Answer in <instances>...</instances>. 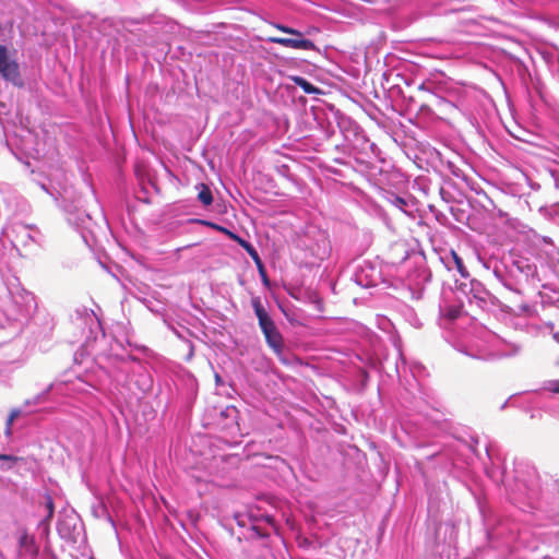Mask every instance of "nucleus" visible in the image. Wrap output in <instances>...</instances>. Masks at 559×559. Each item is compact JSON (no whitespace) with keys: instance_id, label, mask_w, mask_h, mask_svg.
<instances>
[{"instance_id":"obj_1","label":"nucleus","mask_w":559,"mask_h":559,"mask_svg":"<svg viewBox=\"0 0 559 559\" xmlns=\"http://www.w3.org/2000/svg\"><path fill=\"white\" fill-rule=\"evenodd\" d=\"M484 447L490 461L485 467L486 475L503 487L511 504L532 516L535 526L499 519L487 530L488 539L500 542L511 552H540V558L547 559L549 554L544 548L559 549V478L540 475L525 459H515L510 469L501 455L491 454L488 442Z\"/></svg>"},{"instance_id":"obj_2","label":"nucleus","mask_w":559,"mask_h":559,"mask_svg":"<svg viewBox=\"0 0 559 559\" xmlns=\"http://www.w3.org/2000/svg\"><path fill=\"white\" fill-rule=\"evenodd\" d=\"M0 329L8 330L11 336L25 331L35 343L49 340L55 329L53 318L46 311H38L35 296L11 273L1 245Z\"/></svg>"},{"instance_id":"obj_3","label":"nucleus","mask_w":559,"mask_h":559,"mask_svg":"<svg viewBox=\"0 0 559 559\" xmlns=\"http://www.w3.org/2000/svg\"><path fill=\"white\" fill-rule=\"evenodd\" d=\"M71 321L82 329L85 337L84 348L90 354L106 355L115 368L114 380L124 386L134 397H144L153 388L151 373L142 366L131 367V362H139V358L128 353L118 340H114L108 352L105 349L107 335L96 313L86 307H79L71 314Z\"/></svg>"},{"instance_id":"obj_4","label":"nucleus","mask_w":559,"mask_h":559,"mask_svg":"<svg viewBox=\"0 0 559 559\" xmlns=\"http://www.w3.org/2000/svg\"><path fill=\"white\" fill-rule=\"evenodd\" d=\"M481 262L506 290V312L526 313L531 309L525 299L528 290L548 286L547 275L540 274L535 259L531 257L511 251L500 260L489 258Z\"/></svg>"},{"instance_id":"obj_5","label":"nucleus","mask_w":559,"mask_h":559,"mask_svg":"<svg viewBox=\"0 0 559 559\" xmlns=\"http://www.w3.org/2000/svg\"><path fill=\"white\" fill-rule=\"evenodd\" d=\"M462 352L475 359L493 361L520 355L522 345L509 342L490 331H481L480 338L464 346Z\"/></svg>"},{"instance_id":"obj_6","label":"nucleus","mask_w":559,"mask_h":559,"mask_svg":"<svg viewBox=\"0 0 559 559\" xmlns=\"http://www.w3.org/2000/svg\"><path fill=\"white\" fill-rule=\"evenodd\" d=\"M441 86L432 79L421 81L417 85V96H403L407 100V111L415 114L417 118L431 119L433 116V107H453L440 95Z\"/></svg>"},{"instance_id":"obj_7","label":"nucleus","mask_w":559,"mask_h":559,"mask_svg":"<svg viewBox=\"0 0 559 559\" xmlns=\"http://www.w3.org/2000/svg\"><path fill=\"white\" fill-rule=\"evenodd\" d=\"M234 520L237 525L242 528L238 540L241 539H267L271 534L267 527L276 530L275 518L259 509H249L247 513H235Z\"/></svg>"},{"instance_id":"obj_8","label":"nucleus","mask_w":559,"mask_h":559,"mask_svg":"<svg viewBox=\"0 0 559 559\" xmlns=\"http://www.w3.org/2000/svg\"><path fill=\"white\" fill-rule=\"evenodd\" d=\"M455 294L462 295L471 306H476L483 311H492L496 307L506 311L507 301H500L483 283L472 276L466 281L456 280Z\"/></svg>"},{"instance_id":"obj_9","label":"nucleus","mask_w":559,"mask_h":559,"mask_svg":"<svg viewBox=\"0 0 559 559\" xmlns=\"http://www.w3.org/2000/svg\"><path fill=\"white\" fill-rule=\"evenodd\" d=\"M57 532L62 540L76 550L86 546L87 537L84 524L74 510H63L59 513Z\"/></svg>"},{"instance_id":"obj_10","label":"nucleus","mask_w":559,"mask_h":559,"mask_svg":"<svg viewBox=\"0 0 559 559\" xmlns=\"http://www.w3.org/2000/svg\"><path fill=\"white\" fill-rule=\"evenodd\" d=\"M251 307L253 312L258 319L259 328L264 335L265 343L273 350V353L284 361L281 356L284 353V338L278 328L276 326L274 320L269 314L265 309L262 300L259 296H254L251 298Z\"/></svg>"},{"instance_id":"obj_11","label":"nucleus","mask_w":559,"mask_h":559,"mask_svg":"<svg viewBox=\"0 0 559 559\" xmlns=\"http://www.w3.org/2000/svg\"><path fill=\"white\" fill-rule=\"evenodd\" d=\"M334 148L342 151L344 155L354 156L355 160L360 164H368L365 156L379 157L381 153L380 148L367 138L361 128L345 142L335 143Z\"/></svg>"},{"instance_id":"obj_12","label":"nucleus","mask_w":559,"mask_h":559,"mask_svg":"<svg viewBox=\"0 0 559 559\" xmlns=\"http://www.w3.org/2000/svg\"><path fill=\"white\" fill-rule=\"evenodd\" d=\"M62 210L68 223L78 229L82 237L85 238L84 230L90 229L92 225V217L83 209L81 199L69 200L68 198H64L62 201Z\"/></svg>"},{"instance_id":"obj_13","label":"nucleus","mask_w":559,"mask_h":559,"mask_svg":"<svg viewBox=\"0 0 559 559\" xmlns=\"http://www.w3.org/2000/svg\"><path fill=\"white\" fill-rule=\"evenodd\" d=\"M354 281L364 288L376 287L383 283L381 266L378 262L364 260L354 273Z\"/></svg>"},{"instance_id":"obj_14","label":"nucleus","mask_w":559,"mask_h":559,"mask_svg":"<svg viewBox=\"0 0 559 559\" xmlns=\"http://www.w3.org/2000/svg\"><path fill=\"white\" fill-rule=\"evenodd\" d=\"M0 74L14 86L22 87L24 85L17 62L10 60L8 49L3 45H0Z\"/></svg>"},{"instance_id":"obj_15","label":"nucleus","mask_w":559,"mask_h":559,"mask_svg":"<svg viewBox=\"0 0 559 559\" xmlns=\"http://www.w3.org/2000/svg\"><path fill=\"white\" fill-rule=\"evenodd\" d=\"M17 556L36 558L39 554V545L34 534L29 533L25 526H19L15 532Z\"/></svg>"},{"instance_id":"obj_16","label":"nucleus","mask_w":559,"mask_h":559,"mask_svg":"<svg viewBox=\"0 0 559 559\" xmlns=\"http://www.w3.org/2000/svg\"><path fill=\"white\" fill-rule=\"evenodd\" d=\"M11 233L14 236V246L28 247L33 243H39L41 234L38 228L23 223H14L11 227Z\"/></svg>"},{"instance_id":"obj_17","label":"nucleus","mask_w":559,"mask_h":559,"mask_svg":"<svg viewBox=\"0 0 559 559\" xmlns=\"http://www.w3.org/2000/svg\"><path fill=\"white\" fill-rule=\"evenodd\" d=\"M440 261L449 272L453 273L455 282L456 280L466 281L471 277L463 259L454 250H450L440 255Z\"/></svg>"},{"instance_id":"obj_18","label":"nucleus","mask_w":559,"mask_h":559,"mask_svg":"<svg viewBox=\"0 0 559 559\" xmlns=\"http://www.w3.org/2000/svg\"><path fill=\"white\" fill-rule=\"evenodd\" d=\"M429 159L431 167L441 174L447 173L455 178L462 179L465 177L464 171L454 162L445 159L444 156L436 148L430 150Z\"/></svg>"},{"instance_id":"obj_19","label":"nucleus","mask_w":559,"mask_h":559,"mask_svg":"<svg viewBox=\"0 0 559 559\" xmlns=\"http://www.w3.org/2000/svg\"><path fill=\"white\" fill-rule=\"evenodd\" d=\"M384 198L391 205H393L395 209L400 210L407 216L413 217L414 214L417 212L416 201L409 194L400 195L393 191H385Z\"/></svg>"},{"instance_id":"obj_20","label":"nucleus","mask_w":559,"mask_h":559,"mask_svg":"<svg viewBox=\"0 0 559 559\" xmlns=\"http://www.w3.org/2000/svg\"><path fill=\"white\" fill-rule=\"evenodd\" d=\"M266 43L277 44L296 50H314L316 44L308 38H292V37H277L269 36L261 38Z\"/></svg>"},{"instance_id":"obj_21","label":"nucleus","mask_w":559,"mask_h":559,"mask_svg":"<svg viewBox=\"0 0 559 559\" xmlns=\"http://www.w3.org/2000/svg\"><path fill=\"white\" fill-rule=\"evenodd\" d=\"M439 312L441 319L452 322L463 314V301L444 297L439 305Z\"/></svg>"},{"instance_id":"obj_22","label":"nucleus","mask_w":559,"mask_h":559,"mask_svg":"<svg viewBox=\"0 0 559 559\" xmlns=\"http://www.w3.org/2000/svg\"><path fill=\"white\" fill-rule=\"evenodd\" d=\"M544 273L547 275L548 284L552 277L559 280V251L551 250L545 253L540 264V274Z\"/></svg>"},{"instance_id":"obj_23","label":"nucleus","mask_w":559,"mask_h":559,"mask_svg":"<svg viewBox=\"0 0 559 559\" xmlns=\"http://www.w3.org/2000/svg\"><path fill=\"white\" fill-rule=\"evenodd\" d=\"M334 121L343 136V142H345L360 129V127L352 118L341 114L340 111L334 114Z\"/></svg>"},{"instance_id":"obj_24","label":"nucleus","mask_w":559,"mask_h":559,"mask_svg":"<svg viewBox=\"0 0 559 559\" xmlns=\"http://www.w3.org/2000/svg\"><path fill=\"white\" fill-rule=\"evenodd\" d=\"M431 271L426 265L425 261H420L412 271L408 273L409 284L421 287L431 281Z\"/></svg>"},{"instance_id":"obj_25","label":"nucleus","mask_w":559,"mask_h":559,"mask_svg":"<svg viewBox=\"0 0 559 559\" xmlns=\"http://www.w3.org/2000/svg\"><path fill=\"white\" fill-rule=\"evenodd\" d=\"M60 383L67 385L68 391L73 393H91L92 390H95V386L91 382L80 376H76L75 380H71L68 376H64V378L60 380Z\"/></svg>"},{"instance_id":"obj_26","label":"nucleus","mask_w":559,"mask_h":559,"mask_svg":"<svg viewBox=\"0 0 559 559\" xmlns=\"http://www.w3.org/2000/svg\"><path fill=\"white\" fill-rule=\"evenodd\" d=\"M311 255L323 260L330 252V242L325 233L318 231L314 246H307Z\"/></svg>"},{"instance_id":"obj_27","label":"nucleus","mask_w":559,"mask_h":559,"mask_svg":"<svg viewBox=\"0 0 559 559\" xmlns=\"http://www.w3.org/2000/svg\"><path fill=\"white\" fill-rule=\"evenodd\" d=\"M229 239L238 243L250 255L257 267L264 264L258 250L250 241L246 240L235 231L234 234L229 235Z\"/></svg>"},{"instance_id":"obj_28","label":"nucleus","mask_w":559,"mask_h":559,"mask_svg":"<svg viewBox=\"0 0 559 559\" xmlns=\"http://www.w3.org/2000/svg\"><path fill=\"white\" fill-rule=\"evenodd\" d=\"M229 239L238 243L250 255L257 267L264 264L258 250L250 241L246 240L235 231L234 234L229 235Z\"/></svg>"},{"instance_id":"obj_29","label":"nucleus","mask_w":559,"mask_h":559,"mask_svg":"<svg viewBox=\"0 0 559 559\" xmlns=\"http://www.w3.org/2000/svg\"><path fill=\"white\" fill-rule=\"evenodd\" d=\"M229 239L238 243L250 255L257 267L264 264L258 250L250 241L246 240L235 231L234 234L229 235Z\"/></svg>"},{"instance_id":"obj_30","label":"nucleus","mask_w":559,"mask_h":559,"mask_svg":"<svg viewBox=\"0 0 559 559\" xmlns=\"http://www.w3.org/2000/svg\"><path fill=\"white\" fill-rule=\"evenodd\" d=\"M229 239L238 243L250 255L257 267L264 264L258 250L250 241L246 240L235 231L234 234L229 235Z\"/></svg>"},{"instance_id":"obj_31","label":"nucleus","mask_w":559,"mask_h":559,"mask_svg":"<svg viewBox=\"0 0 559 559\" xmlns=\"http://www.w3.org/2000/svg\"><path fill=\"white\" fill-rule=\"evenodd\" d=\"M459 447L466 449L472 455L479 456L477 447L479 444V438L475 433H466V436H460L456 438Z\"/></svg>"},{"instance_id":"obj_32","label":"nucleus","mask_w":559,"mask_h":559,"mask_svg":"<svg viewBox=\"0 0 559 559\" xmlns=\"http://www.w3.org/2000/svg\"><path fill=\"white\" fill-rule=\"evenodd\" d=\"M169 329L174 332V334L181 341H183L188 347H189V353H188V356H187V360H190L192 357H193V354H194V345L193 343L188 338V336H191L192 335V332L186 328V326H182V325H179V326H175V325H168Z\"/></svg>"},{"instance_id":"obj_33","label":"nucleus","mask_w":559,"mask_h":559,"mask_svg":"<svg viewBox=\"0 0 559 559\" xmlns=\"http://www.w3.org/2000/svg\"><path fill=\"white\" fill-rule=\"evenodd\" d=\"M92 514L97 519H105L116 530V522L103 499L97 500L92 506Z\"/></svg>"},{"instance_id":"obj_34","label":"nucleus","mask_w":559,"mask_h":559,"mask_svg":"<svg viewBox=\"0 0 559 559\" xmlns=\"http://www.w3.org/2000/svg\"><path fill=\"white\" fill-rule=\"evenodd\" d=\"M292 81L295 83L296 86L300 87L306 94L316 95L322 93L318 86L312 84L308 79L304 76L294 75L292 76Z\"/></svg>"},{"instance_id":"obj_35","label":"nucleus","mask_w":559,"mask_h":559,"mask_svg":"<svg viewBox=\"0 0 559 559\" xmlns=\"http://www.w3.org/2000/svg\"><path fill=\"white\" fill-rule=\"evenodd\" d=\"M191 223H194V224H198V225H202V226H206L209 228H212L218 233H222L224 234L226 237L229 238V235L234 234L233 230H230L229 228L223 226V225H219L215 222H212V221H207V219H204V218H192L190 219Z\"/></svg>"},{"instance_id":"obj_36","label":"nucleus","mask_w":559,"mask_h":559,"mask_svg":"<svg viewBox=\"0 0 559 559\" xmlns=\"http://www.w3.org/2000/svg\"><path fill=\"white\" fill-rule=\"evenodd\" d=\"M40 506H43V508L46 512V515L43 518V523L46 526L47 520H52L53 514H55V502L49 492H47V491L45 492L44 502L40 503Z\"/></svg>"},{"instance_id":"obj_37","label":"nucleus","mask_w":559,"mask_h":559,"mask_svg":"<svg viewBox=\"0 0 559 559\" xmlns=\"http://www.w3.org/2000/svg\"><path fill=\"white\" fill-rule=\"evenodd\" d=\"M197 188L199 189L198 200L205 206L211 205L214 201L211 188L205 183H199Z\"/></svg>"},{"instance_id":"obj_38","label":"nucleus","mask_w":559,"mask_h":559,"mask_svg":"<svg viewBox=\"0 0 559 559\" xmlns=\"http://www.w3.org/2000/svg\"><path fill=\"white\" fill-rule=\"evenodd\" d=\"M24 414V409L23 408H12L7 420H5V429H4V435L7 437H11L12 436V426H13V421L19 418L20 416H22Z\"/></svg>"},{"instance_id":"obj_39","label":"nucleus","mask_w":559,"mask_h":559,"mask_svg":"<svg viewBox=\"0 0 559 559\" xmlns=\"http://www.w3.org/2000/svg\"><path fill=\"white\" fill-rule=\"evenodd\" d=\"M273 26L281 32L290 35L292 38H305L304 33L297 28L290 27L282 23H273Z\"/></svg>"},{"instance_id":"obj_40","label":"nucleus","mask_w":559,"mask_h":559,"mask_svg":"<svg viewBox=\"0 0 559 559\" xmlns=\"http://www.w3.org/2000/svg\"><path fill=\"white\" fill-rule=\"evenodd\" d=\"M44 396H45V393H40V394H37L36 396H34L33 399L25 400L23 403V406L20 407V408L24 409L23 415H26L29 413L27 411L28 407L38 405L43 401Z\"/></svg>"},{"instance_id":"obj_41","label":"nucleus","mask_w":559,"mask_h":559,"mask_svg":"<svg viewBox=\"0 0 559 559\" xmlns=\"http://www.w3.org/2000/svg\"><path fill=\"white\" fill-rule=\"evenodd\" d=\"M542 390L559 394V379L544 381L542 384Z\"/></svg>"},{"instance_id":"obj_42","label":"nucleus","mask_w":559,"mask_h":559,"mask_svg":"<svg viewBox=\"0 0 559 559\" xmlns=\"http://www.w3.org/2000/svg\"><path fill=\"white\" fill-rule=\"evenodd\" d=\"M257 270L259 272V275L261 277V281H262L263 285L266 286V287H270L271 282H270V278L267 276V273H266L264 264L258 266Z\"/></svg>"},{"instance_id":"obj_43","label":"nucleus","mask_w":559,"mask_h":559,"mask_svg":"<svg viewBox=\"0 0 559 559\" xmlns=\"http://www.w3.org/2000/svg\"><path fill=\"white\" fill-rule=\"evenodd\" d=\"M320 126L323 127L322 123H320ZM322 131L324 132V135H325L326 140H330L335 134V130L332 127L331 121L328 122V127L326 128H322Z\"/></svg>"},{"instance_id":"obj_44","label":"nucleus","mask_w":559,"mask_h":559,"mask_svg":"<svg viewBox=\"0 0 559 559\" xmlns=\"http://www.w3.org/2000/svg\"><path fill=\"white\" fill-rule=\"evenodd\" d=\"M559 204H554L550 209L548 207H540V212L547 214V215H557L558 214Z\"/></svg>"},{"instance_id":"obj_45","label":"nucleus","mask_w":559,"mask_h":559,"mask_svg":"<svg viewBox=\"0 0 559 559\" xmlns=\"http://www.w3.org/2000/svg\"><path fill=\"white\" fill-rule=\"evenodd\" d=\"M126 343L127 345L131 348V349H135L138 352H141V353H146L147 352V347L144 346V345H138V344H134L132 343L130 340H126Z\"/></svg>"},{"instance_id":"obj_46","label":"nucleus","mask_w":559,"mask_h":559,"mask_svg":"<svg viewBox=\"0 0 559 559\" xmlns=\"http://www.w3.org/2000/svg\"><path fill=\"white\" fill-rule=\"evenodd\" d=\"M50 521L51 520H47V524L46 526L44 525L43 523V519L39 521L38 523V530L40 531V534L41 535H48L49 534V531H50Z\"/></svg>"},{"instance_id":"obj_47","label":"nucleus","mask_w":559,"mask_h":559,"mask_svg":"<svg viewBox=\"0 0 559 559\" xmlns=\"http://www.w3.org/2000/svg\"><path fill=\"white\" fill-rule=\"evenodd\" d=\"M325 170L329 174H332V175H335V176H340V177H344L343 173L340 169H337V168H335L333 166H326Z\"/></svg>"},{"instance_id":"obj_48","label":"nucleus","mask_w":559,"mask_h":559,"mask_svg":"<svg viewBox=\"0 0 559 559\" xmlns=\"http://www.w3.org/2000/svg\"><path fill=\"white\" fill-rule=\"evenodd\" d=\"M0 460L1 461H7V462H12V463H15L19 459L14 455H11V454H0Z\"/></svg>"},{"instance_id":"obj_49","label":"nucleus","mask_w":559,"mask_h":559,"mask_svg":"<svg viewBox=\"0 0 559 559\" xmlns=\"http://www.w3.org/2000/svg\"><path fill=\"white\" fill-rule=\"evenodd\" d=\"M230 413H237V409L235 407H227L224 412H222V415L229 416Z\"/></svg>"},{"instance_id":"obj_50","label":"nucleus","mask_w":559,"mask_h":559,"mask_svg":"<svg viewBox=\"0 0 559 559\" xmlns=\"http://www.w3.org/2000/svg\"><path fill=\"white\" fill-rule=\"evenodd\" d=\"M215 383L216 385H222L224 383L222 377L218 373H215Z\"/></svg>"},{"instance_id":"obj_51","label":"nucleus","mask_w":559,"mask_h":559,"mask_svg":"<svg viewBox=\"0 0 559 559\" xmlns=\"http://www.w3.org/2000/svg\"><path fill=\"white\" fill-rule=\"evenodd\" d=\"M280 174L285 175L288 171V167L286 165L281 166L278 169Z\"/></svg>"},{"instance_id":"obj_52","label":"nucleus","mask_w":559,"mask_h":559,"mask_svg":"<svg viewBox=\"0 0 559 559\" xmlns=\"http://www.w3.org/2000/svg\"><path fill=\"white\" fill-rule=\"evenodd\" d=\"M333 162H334V163H337V164H341V165H345V164H346V162H345L343 158H340V157H335V158L333 159Z\"/></svg>"},{"instance_id":"obj_53","label":"nucleus","mask_w":559,"mask_h":559,"mask_svg":"<svg viewBox=\"0 0 559 559\" xmlns=\"http://www.w3.org/2000/svg\"><path fill=\"white\" fill-rule=\"evenodd\" d=\"M552 337H554V340H555L556 342H558V343H559V332H554V333H552Z\"/></svg>"},{"instance_id":"obj_54","label":"nucleus","mask_w":559,"mask_h":559,"mask_svg":"<svg viewBox=\"0 0 559 559\" xmlns=\"http://www.w3.org/2000/svg\"><path fill=\"white\" fill-rule=\"evenodd\" d=\"M224 528L227 530L231 535L234 534L233 527H229L227 524H223Z\"/></svg>"},{"instance_id":"obj_55","label":"nucleus","mask_w":559,"mask_h":559,"mask_svg":"<svg viewBox=\"0 0 559 559\" xmlns=\"http://www.w3.org/2000/svg\"><path fill=\"white\" fill-rule=\"evenodd\" d=\"M547 329L549 330L550 333L554 332V324L552 323H547Z\"/></svg>"},{"instance_id":"obj_56","label":"nucleus","mask_w":559,"mask_h":559,"mask_svg":"<svg viewBox=\"0 0 559 559\" xmlns=\"http://www.w3.org/2000/svg\"><path fill=\"white\" fill-rule=\"evenodd\" d=\"M395 371L400 376V365L399 364L395 365Z\"/></svg>"},{"instance_id":"obj_57","label":"nucleus","mask_w":559,"mask_h":559,"mask_svg":"<svg viewBox=\"0 0 559 559\" xmlns=\"http://www.w3.org/2000/svg\"><path fill=\"white\" fill-rule=\"evenodd\" d=\"M440 193H441L442 198L444 199V190L443 189H440Z\"/></svg>"},{"instance_id":"obj_58","label":"nucleus","mask_w":559,"mask_h":559,"mask_svg":"<svg viewBox=\"0 0 559 559\" xmlns=\"http://www.w3.org/2000/svg\"><path fill=\"white\" fill-rule=\"evenodd\" d=\"M399 356H400V358L402 360V364L404 365V359L402 358V353H399Z\"/></svg>"},{"instance_id":"obj_59","label":"nucleus","mask_w":559,"mask_h":559,"mask_svg":"<svg viewBox=\"0 0 559 559\" xmlns=\"http://www.w3.org/2000/svg\"><path fill=\"white\" fill-rule=\"evenodd\" d=\"M507 407V402H504L501 406V409L506 408Z\"/></svg>"},{"instance_id":"obj_60","label":"nucleus","mask_w":559,"mask_h":559,"mask_svg":"<svg viewBox=\"0 0 559 559\" xmlns=\"http://www.w3.org/2000/svg\"><path fill=\"white\" fill-rule=\"evenodd\" d=\"M41 188H43L45 191H48L45 185H41Z\"/></svg>"}]
</instances>
